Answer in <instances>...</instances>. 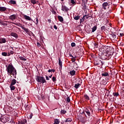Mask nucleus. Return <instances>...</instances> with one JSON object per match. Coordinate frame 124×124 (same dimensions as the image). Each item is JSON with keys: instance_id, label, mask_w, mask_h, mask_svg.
Masks as SVG:
<instances>
[{"instance_id": "nucleus-1", "label": "nucleus", "mask_w": 124, "mask_h": 124, "mask_svg": "<svg viewBox=\"0 0 124 124\" xmlns=\"http://www.w3.org/2000/svg\"><path fill=\"white\" fill-rule=\"evenodd\" d=\"M6 71H7L8 75H13V76L17 75V71L13 65L9 64L8 66L6 65Z\"/></svg>"}, {"instance_id": "nucleus-2", "label": "nucleus", "mask_w": 124, "mask_h": 124, "mask_svg": "<svg viewBox=\"0 0 124 124\" xmlns=\"http://www.w3.org/2000/svg\"><path fill=\"white\" fill-rule=\"evenodd\" d=\"M35 77L36 81L38 83H41V84H44V83H46V79H45L44 77L39 76H36Z\"/></svg>"}, {"instance_id": "nucleus-3", "label": "nucleus", "mask_w": 124, "mask_h": 124, "mask_svg": "<svg viewBox=\"0 0 124 124\" xmlns=\"http://www.w3.org/2000/svg\"><path fill=\"white\" fill-rule=\"evenodd\" d=\"M115 49H114V47L112 46L108 47L107 51H106V53L108 54V56L109 57H112L113 56V54H114V52Z\"/></svg>"}, {"instance_id": "nucleus-4", "label": "nucleus", "mask_w": 124, "mask_h": 124, "mask_svg": "<svg viewBox=\"0 0 124 124\" xmlns=\"http://www.w3.org/2000/svg\"><path fill=\"white\" fill-rule=\"evenodd\" d=\"M111 57V56H109V55L108 56V54L106 52L101 55V59L104 61H107L110 60Z\"/></svg>"}, {"instance_id": "nucleus-5", "label": "nucleus", "mask_w": 124, "mask_h": 124, "mask_svg": "<svg viewBox=\"0 0 124 124\" xmlns=\"http://www.w3.org/2000/svg\"><path fill=\"white\" fill-rule=\"evenodd\" d=\"M112 4V2H105L102 4V7L104 10H106L107 7L109 8V6Z\"/></svg>"}, {"instance_id": "nucleus-6", "label": "nucleus", "mask_w": 124, "mask_h": 124, "mask_svg": "<svg viewBox=\"0 0 124 124\" xmlns=\"http://www.w3.org/2000/svg\"><path fill=\"white\" fill-rule=\"evenodd\" d=\"M61 10H62V11H64L65 12H68L69 9L68 7H66V6H63V5L62 4Z\"/></svg>"}, {"instance_id": "nucleus-7", "label": "nucleus", "mask_w": 124, "mask_h": 124, "mask_svg": "<svg viewBox=\"0 0 124 124\" xmlns=\"http://www.w3.org/2000/svg\"><path fill=\"white\" fill-rule=\"evenodd\" d=\"M10 35L11 36H13V37H15L16 39H18V37H19V36H18V34L13 32L10 33Z\"/></svg>"}, {"instance_id": "nucleus-8", "label": "nucleus", "mask_w": 124, "mask_h": 124, "mask_svg": "<svg viewBox=\"0 0 124 124\" xmlns=\"http://www.w3.org/2000/svg\"><path fill=\"white\" fill-rule=\"evenodd\" d=\"M108 47L109 46H104L102 47H101L99 48V51H100V52H104V51H107V48H108Z\"/></svg>"}, {"instance_id": "nucleus-9", "label": "nucleus", "mask_w": 124, "mask_h": 124, "mask_svg": "<svg viewBox=\"0 0 124 124\" xmlns=\"http://www.w3.org/2000/svg\"><path fill=\"white\" fill-rule=\"evenodd\" d=\"M22 30H24L25 31V32H26V33L27 34H28L29 35H30L31 34V31H30V30L28 28H25L23 27Z\"/></svg>"}, {"instance_id": "nucleus-10", "label": "nucleus", "mask_w": 124, "mask_h": 124, "mask_svg": "<svg viewBox=\"0 0 124 124\" xmlns=\"http://www.w3.org/2000/svg\"><path fill=\"white\" fill-rule=\"evenodd\" d=\"M11 23L14 25H16V26H18V27H20V28H21V29H23L24 28V26H23V25H22V24L20 23H15L14 22H11Z\"/></svg>"}, {"instance_id": "nucleus-11", "label": "nucleus", "mask_w": 124, "mask_h": 124, "mask_svg": "<svg viewBox=\"0 0 124 124\" xmlns=\"http://www.w3.org/2000/svg\"><path fill=\"white\" fill-rule=\"evenodd\" d=\"M2 43H6V39L4 38H0V44H2Z\"/></svg>"}, {"instance_id": "nucleus-12", "label": "nucleus", "mask_w": 124, "mask_h": 124, "mask_svg": "<svg viewBox=\"0 0 124 124\" xmlns=\"http://www.w3.org/2000/svg\"><path fill=\"white\" fill-rule=\"evenodd\" d=\"M59 65L60 66L61 68H62V60L61 58H59Z\"/></svg>"}, {"instance_id": "nucleus-13", "label": "nucleus", "mask_w": 124, "mask_h": 124, "mask_svg": "<svg viewBox=\"0 0 124 124\" xmlns=\"http://www.w3.org/2000/svg\"><path fill=\"white\" fill-rule=\"evenodd\" d=\"M9 19L12 20V21L16 19V15H12L9 16Z\"/></svg>"}, {"instance_id": "nucleus-14", "label": "nucleus", "mask_w": 124, "mask_h": 124, "mask_svg": "<svg viewBox=\"0 0 124 124\" xmlns=\"http://www.w3.org/2000/svg\"><path fill=\"white\" fill-rule=\"evenodd\" d=\"M24 19L26 20H28V21H31V17H30L29 16L24 15Z\"/></svg>"}, {"instance_id": "nucleus-15", "label": "nucleus", "mask_w": 124, "mask_h": 124, "mask_svg": "<svg viewBox=\"0 0 124 124\" xmlns=\"http://www.w3.org/2000/svg\"><path fill=\"white\" fill-rule=\"evenodd\" d=\"M102 76H104L105 77H109V73L107 72H105L102 73Z\"/></svg>"}, {"instance_id": "nucleus-16", "label": "nucleus", "mask_w": 124, "mask_h": 124, "mask_svg": "<svg viewBox=\"0 0 124 124\" xmlns=\"http://www.w3.org/2000/svg\"><path fill=\"white\" fill-rule=\"evenodd\" d=\"M7 8L5 7H0V12L6 11Z\"/></svg>"}, {"instance_id": "nucleus-17", "label": "nucleus", "mask_w": 124, "mask_h": 124, "mask_svg": "<svg viewBox=\"0 0 124 124\" xmlns=\"http://www.w3.org/2000/svg\"><path fill=\"white\" fill-rule=\"evenodd\" d=\"M85 112L86 113L88 117H91V112H90V110L87 109L85 110Z\"/></svg>"}, {"instance_id": "nucleus-18", "label": "nucleus", "mask_w": 124, "mask_h": 124, "mask_svg": "<svg viewBox=\"0 0 124 124\" xmlns=\"http://www.w3.org/2000/svg\"><path fill=\"white\" fill-rule=\"evenodd\" d=\"M59 21H60V22H63V18L62 17V16H58Z\"/></svg>"}, {"instance_id": "nucleus-19", "label": "nucleus", "mask_w": 124, "mask_h": 124, "mask_svg": "<svg viewBox=\"0 0 124 124\" xmlns=\"http://www.w3.org/2000/svg\"><path fill=\"white\" fill-rule=\"evenodd\" d=\"M16 79H13L12 80V82L11 83V85H12V86H14V85H15V84H16Z\"/></svg>"}, {"instance_id": "nucleus-20", "label": "nucleus", "mask_w": 124, "mask_h": 124, "mask_svg": "<svg viewBox=\"0 0 124 124\" xmlns=\"http://www.w3.org/2000/svg\"><path fill=\"white\" fill-rule=\"evenodd\" d=\"M80 86H81V84L77 83L75 85L74 88H75V89H79V88L80 87Z\"/></svg>"}, {"instance_id": "nucleus-21", "label": "nucleus", "mask_w": 124, "mask_h": 124, "mask_svg": "<svg viewBox=\"0 0 124 124\" xmlns=\"http://www.w3.org/2000/svg\"><path fill=\"white\" fill-rule=\"evenodd\" d=\"M9 4H16V1L13 0H10L9 1Z\"/></svg>"}, {"instance_id": "nucleus-22", "label": "nucleus", "mask_w": 124, "mask_h": 124, "mask_svg": "<svg viewBox=\"0 0 124 124\" xmlns=\"http://www.w3.org/2000/svg\"><path fill=\"white\" fill-rule=\"evenodd\" d=\"M96 29H97V26L95 25L92 28V32H94L95 31H96Z\"/></svg>"}, {"instance_id": "nucleus-23", "label": "nucleus", "mask_w": 124, "mask_h": 124, "mask_svg": "<svg viewBox=\"0 0 124 124\" xmlns=\"http://www.w3.org/2000/svg\"><path fill=\"white\" fill-rule=\"evenodd\" d=\"M111 39L112 40H115L116 38H117V36H116V34H111Z\"/></svg>"}, {"instance_id": "nucleus-24", "label": "nucleus", "mask_w": 124, "mask_h": 124, "mask_svg": "<svg viewBox=\"0 0 124 124\" xmlns=\"http://www.w3.org/2000/svg\"><path fill=\"white\" fill-rule=\"evenodd\" d=\"M75 70H73L72 71H71L70 72V75H71L72 76H74V75H75Z\"/></svg>"}, {"instance_id": "nucleus-25", "label": "nucleus", "mask_w": 124, "mask_h": 124, "mask_svg": "<svg viewBox=\"0 0 124 124\" xmlns=\"http://www.w3.org/2000/svg\"><path fill=\"white\" fill-rule=\"evenodd\" d=\"M97 65H99V64H100V65H103L104 63L102 61H101V60H98V63H96Z\"/></svg>"}, {"instance_id": "nucleus-26", "label": "nucleus", "mask_w": 124, "mask_h": 124, "mask_svg": "<svg viewBox=\"0 0 124 124\" xmlns=\"http://www.w3.org/2000/svg\"><path fill=\"white\" fill-rule=\"evenodd\" d=\"M60 124V120L58 119H55L54 120V124Z\"/></svg>"}, {"instance_id": "nucleus-27", "label": "nucleus", "mask_w": 124, "mask_h": 124, "mask_svg": "<svg viewBox=\"0 0 124 124\" xmlns=\"http://www.w3.org/2000/svg\"><path fill=\"white\" fill-rule=\"evenodd\" d=\"M74 19L76 20H79L80 19V16H79L78 15H76L75 16H74Z\"/></svg>"}, {"instance_id": "nucleus-28", "label": "nucleus", "mask_w": 124, "mask_h": 124, "mask_svg": "<svg viewBox=\"0 0 124 124\" xmlns=\"http://www.w3.org/2000/svg\"><path fill=\"white\" fill-rule=\"evenodd\" d=\"M71 122H72V119L70 118H67L65 121V123H70Z\"/></svg>"}, {"instance_id": "nucleus-29", "label": "nucleus", "mask_w": 124, "mask_h": 124, "mask_svg": "<svg viewBox=\"0 0 124 124\" xmlns=\"http://www.w3.org/2000/svg\"><path fill=\"white\" fill-rule=\"evenodd\" d=\"M1 121L2 122V123H6V119L5 118V117H1Z\"/></svg>"}, {"instance_id": "nucleus-30", "label": "nucleus", "mask_w": 124, "mask_h": 124, "mask_svg": "<svg viewBox=\"0 0 124 124\" xmlns=\"http://www.w3.org/2000/svg\"><path fill=\"white\" fill-rule=\"evenodd\" d=\"M61 114L62 115H64V114H66V110L64 109H62L61 111Z\"/></svg>"}, {"instance_id": "nucleus-31", "label": "nucleus", "mask_w": 124, "mask_h": 124, "mask_svg": "<svg viewBox=\"0 0 124 124\" xmlns=\"http://www.w3.org/2000/svg\"><path fill=\"white\" fill-rule=\"evenodd\" d=\"M84 97L86 100H90V97L87 94H84Z\"/></svg>"}, {"instance_id": "nucleus-32", "label": "nucleus", "mask_w": 124, "mask_h": 124, "mask_svg": "<svg viewBox=\"0 0 124 124\" xmlns=\"http://www.w3.org/2000/svg\"><path fill=\"white\" fill-rule=\"evenodd\" d=\"M71 3L75 5V4H76V0H71Z\"/></svg>"}, {"instance_id": "nucleus-33", "label": "nucleus", "mask_w": 124, "mask_h": 124, "mask_svg": "<svg viewBox=\"0 0 124 124\" xmlns=\"http://www.w3.org/2000/svg\"><path fill=\"white\" fill-rule=\"evenodd\" d=\"M10 88L11 91H14V90H15V86H14L13 85H10Z\"/></svg>"}, {"instance_id": "nucleus-34", "label": "nucleus", "mask_w": 124, "mask_h": 124, "mask_svg": "<svg viewBox=\"0 0 124 124\" xmlns=\"http://www.w3.org/2000/svg\"><path fill=\"white\" fill-rule=\"evenodd\" d=\"M19 58L20 60H21V61H27V59L24 58V57L20 56L19 57Z\"/></svg>"}, {"instance_id": "nucleus-35", "label": "nucleus", "mask_w": 124, "mask_h": 124, "mask_svg": "<svg viewBox=\"0 0 124 124\" xmlns=\"http://www.w3.org/2000/svg\"><path fill=\"white\" fill-rule=\"evenodd\" d=\"M31 2L32 4H36V1L35 0H31Z\"/></svg>"}, {"instance_id": "nucleus-36", "label": "nucleus", "mask_w": 124, "mask_h": 124, "mask_svg": "<svg viewBox=\"0 0 124 124\" xmlns=\"http://www.w3.org/2000/svg\"><path fill=\"white\" fill-rule=\"evenodd\" d=\"M105 29H106V27H105V26H103L102 27H101V30L103 31H105Z\"/></svg>"}, {"instance_id": "nucleus-37", "label": "nucleus", "mask_w": 124, "mask_h": 124, "mask_svg": "<svg viewBox=\"0 0 124 124\" xmlns=\"http://www.w3.org/2000/svg\"><path fill=\"white\" fill-rule=\"evenodd\" d=\"M1 55H2V56H3L4 57H6V56H7V53L2 52Z\"/></svg>"}, {"instance_id": "nucleus-38", "label": "nucleus", "mask_w": 124, "mask_h": 124, "mask_svg": "<svg viewBox=\"0 0 124 124\" xmlns=\"http://www.w3.org/2000/svg\"><path fill=\"white\" fill-rule=\"evenodd\" d=\"M94 46L95 48H97L98 47V43H97V42L94 43Z\"/></svg>"}, {"instance_id": "nucleus-39", "label": "nucleus", "mask_w": 124, "mask_h": 124, "mask_svg": "<svg viewBox=\"0 0 124 124\" xmlns=\"http://www.w3.org/2000/svg\"><path fill=\"white\" fill-rule=\"evenodd\" d=\"M113 95H114V96H119V93H113Z\"/></svg>"}, {"instance_id": "nucleus-40", "label": "nucleus", "mask_w": 124, "mask_h": 124, "mask_svg": "<svg viewBox=\"0 0 124 124\" xmlns=\"http://www.w3.org/2000/svg\"><path fill=\"white\" fill-rule=\"evenodd\" d=\"M55 69H49L48 70V72H55Z\"/></svg>"}, {"instance_id": "nucleus-41", "label": "nucleus", "mask_w": 124, "mask_h": 124, "mask_svg": "<svg viewBox=\"0 0 124 124\" xmlns=\"http://www.w3.org/2000/svg\"><path fill=\"white\" fill-rule=\"evenodd\" d=\"M52 81H53V82H56V81H57V79H56V77H52Z\"/></svg>"}, {"instance_id": "nucleus-42", "label": "nucleus", "mask_w": 124, "mask_h": 124, "mask_svg": "<svg viewBox=\"0 0 124 124\" xmlns=\"http://www.w3.org/2000/svg\"><path fill=\"white\" fill-rule=\"evenodd\" d=\"M71 46L72 47H75V46H76V44L75 43L73 42L71 43Z\"/></svg>"}, {"instance_id": "nucleus-43", "label": "nucleus", "mask_w": 124, "mask_h": 124, "mask_svg": "<svg viewBox=\"0 0 124 124\" xmlns=\"http://www.w3.org/2000/svg\"><path fill=\"white\" fill-rule=\"evenodd\" d=\"M18 124H26V123L24 121H20V122H18Z\"/></svg>"}, {"instance_id": "nucleus-44", "label": "nucleus", "mask_w": 124, "mask_h": 124, "mask_svg": "<svg viewBox=\"0 0 124 124\" xmlns=\"http://www.w3.org/2000/svg\"><path fill=\"white\" fill-rule=\"evenodd\" d=\"M38 22H39L38 18H36V22H35V24H36V25H38Z\"/></svg>"}, {"instance_id": "nucleus-45", "label": "nucleus", "mask_w": 124, "mask_h": 124, "mask_svg": "<svg viewBox=\"0 0 124 124\" xmlns=\"http://www.w3.org/2000/svg\"><path fill=\"white\" fill-rule=\"evenodd\" d=\"M67 101L69 103L70 102V98H69V97H67Z\"/></svg>"}, {"instance_id": "nucleus-46", "label": "nucleus", "mask_w": 124, "mask_h": 124, "mask_svg": "<svg viewBox=\"0 0 124 124\" xmlns=\"http://www.w3.org/2000/svg\"><path fill=\"white\" fill-rule=\"evenodd\" d=\"M71 61L72 62H75L76 59H74V58H71Z\"/></svg>"}, {"instance_id": "nucleus-47", "label": "nucleus", "mask_w": 124, "mask_h": 124, "mask_svg": "<svg viewBox=\"0 0 124 124\" xmlns=\"http://www.w3.org/2000/svg\"><path fill=\"white\" fill-rule=\"evenodd\" d=\"M84 21V19H83L82 18H80V24H81V23H83Z\"/></svg>"}, {"instance_id": "nucleus-48", "label": "nucleus", "mask_w": 124, "mask_h": 124, "mask_svg": "<svg viewBox=\"0 0 124 124\" xmlns=\"http://www.w3.org/2000/svg\"><path fill=\"white\" fill-rule=\"evenodd\" d=\"M84 16H85V17H86V19H89V18L90 17H91V16H89V15H84Z\"/></svg>"}, {"instance_id": "nucleus-49", "label": "nucleus", "mask_w": 124, "mask_h": 124, "mask_svg": "<svg viewBox=\"0 0 124 124\" xmlns=\"http://www.w3.org/2000/svg\"><path fill=\"white\" fill-rule=\"evenodd\" d=\"M10 54H11V55H13V54H14V51L13 50H11Z\"/></svg>"}, {"instance_id": "nucleus-50", "label": "nucleus", "mask_w": 124, "mask_h": 124, "mask_svg": "<svg viewBox=\"0 0 124 124\" xmlns=\"http://www.w3.org/2000/svg\"><path fill=\"white\" fill-rule=\"evenodd\" d=\"M37 46H38V47H40V46H41L40 43H39V42L37 43Z\"/></svg>"}, {"instance_id": "nucleus-51", "label": "nucleus", "mask_w": 124, "mask_h": 124, "mask_svg": "<svg viewBox=\"0 0 124 124\" xmlns=\"http://www.w3.org/2000/svg\"><path fill=\"white\" fill-rule=\"evenodd\" d=\"M46 80H50L49 77L47 76H46Z\"/></svg>"}, {"instance_id": "nucleus-52", "label": "nucleus", "mask_w": 124, "mask_h": 124, "mask_svg": "<svg viewBox=\"0 0 124 124\" xmlns=\"http://www.w3.org/2000/svg\"><path fill=\"white\" fill-rule=\"evenodd\" d=\"M54 29H55V30H58V27H57V26L54 25L53 27Z\"/></svg>"}, {"instance_id": "nucleus-53", "label": "nucleus", "mask_w": 124, "mask_h": 124, "mask_svg": "<svg viewBox=\"0 0 124 124\" xmlns=\"http://www.w3.org/2000/svg\"><path fill=\"white\" fill-rule=\"evenodd\" d=\"M82 114H84V116H85V117H86V118H88V116H87V115L86 114V113H85V112H82Z\"/></svg>"}, {"instance_id": "nucleus-54", "label": "nucleus", "mask_w": 124, "mask_h": 124, "mask_svg": "<svg viewBox=\"0 0 124 124\" xmlns=\"http://www.w3.org/2000/svg\"><path fill=\"white\" fill-rule=\"evenodd\" d=\"M2 25H3V26H7V23H3Z\"/></svg>"}, {"instance_id": "nucleus-55", "label": "nucleus", "mask_w": 124, "mask_h": 124, "mask_svg": "<svg viewBox=\"0 0 124 124\" xmlns=\"http://www.w3.org/2000/svg\"><path fill=\"white\" fill-rule=\"evenodd\" d=\"M72 58L74 59L75 60H76V59L77 58V56H73V57H72Z\"/></svg>"}, {"instance_id": "nucleus-56", "label": "nucleus", "mask_w": 124, "mask_h": 124, "mask_svg": "<svg viewBox=\"0 0 124 124\" xmlns=\"http://www.w3.org/2000/svg\"><path fill=\"white\" fill-rule=\"evenodd\" d=\"M120 36L123 37V36H124V33H120Z\"/></svg>"}, {"instance_id": "nucleus-57", "label": "nucleus", "mask_w": 124, "mask_h": 124, "mask_svg": "<svg viewBox=\"0 0 124 124\" xmlns=\"http://www.w3.org/2000/svg\"><path fill=\"white\" fill-rule=\"evenodd\" d=\"M69 55L71 58H73V56L72 55V54H71V53H69Z\"/></svg>"}, {"instance_id": "nucleus-58", "label": "nucleus", "mask_w": 124, "mask_h": 124, "mask_svg": "<svg viewBox=\"0 0 124 124\" xmlns=\"http://www.w3.org/2000/svg\"><path fill=\"white\" fill-rule=\"evenodd\" d=\"M90 111L92 112H93V110L92 108H90Z\"/></svg>"}, {"instance_id": "nucleus-59", "label": "nucleus", "mask_w": 124, "mask_h": 124, "mask_svg": "<svg viewBox=\"0 0 124 124\" xmlns=\"http://www.w3.org/2000/svg\"><path fill=\"white\" fill-rule=\"evenodd\" d=\"M85 16H83V17L82 18V19L83 20H85V19H86V18H85Z\"/></svg>"}, {"instance_id": "nucleus-60", "label": "nucleus", "mask_w": 124, "mask_h": 124, "mask_svg": "<svg viewBox=\"0 0 124 124\" xmlns=\"http://www.w3.org/2000/svg\"><path fill=\"white\" fill-rule=\"evenodd\" d=\"M88 2V0H85L84 1V3H87Z\"/></svg>"}, {"instance_id": "nucleus-61", "label": "nucleus", "mask_w": 124, "mask_h": 124, "mask_svg": "<svg viewBox=\"0 0 124 124\" xmlns=\"http://www.w3.org/2000/svg\"><path fill=\"white\" fill-rule=\"evenodd\" d=\"M47 21H48V23H51V19H48Z\"/></svg>"}, {"instance_id": "nucleus-62", "label": "nucleus", "mask_w": 124, "mask_h": 124, "mask_svg": "<svg viewBox=\"0 0 124 124\" xmlns=\"http://www.w3.org/2000/svg\"><path fill=\"white\" fill-rule=\"evenodd\" d=\"M49 78H52V75H50V76H49Z\"/></svg>"}, {"instance_id": "nucleus-63", "label": "nucleus", "mask_w": 124, "mask_h": 124, "mask_svg": "<svg viewBox=\"0 0 124 124\" xmlns=\"http://www.w3.org/2000/svg\"><path fill=\"white\" fill-rule=\"evenodd\" d=\"M10 55H11V53H9L8 55H7V56H10Z\"/></svg>"}, {"instance_id": "nucleus-64", "label": "nucleus", "mask_w": 124, "mask_h": 124, "mask_svg": "<svg viewBox=\"0 0 124 124\" xmlns=\"http://www.w3.org/2000/svg\"><path fill=\"white\" fill-rule=\"evenodd\" d=\"M103 82H104V83H105V80H103Z\"/></svg>"}]
</instances>
